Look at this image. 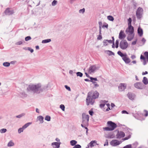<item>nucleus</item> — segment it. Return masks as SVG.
Segmentation results:
<instances>
[{
    "mask_svg": "<svg viewBox=\"0 0 148 148\" xmlns=\"http://www.w3.org/2000/svg\"><path fill=\"white\" fill-rule=\"evenodd\" d=\"M41 84L40 83H38L36 84H32L29 85L26 89L27 92H32L34 93L39 94L42 92L44 90H47L51 88L50 84L49 83L44 86L42 88H41Z\"/></svg>",
    "mask_w": 148,
    "mask_h": 148,
    "instance_id": "nucleus-1",
    "label": "nucleus"
},
{
    "mask_svg": "<svg viewBox=\"0 0 148 148\" xmlns=\"http://www.w3.org/2000/svg\"><path fill=\"white\" fill-rule=\"evenodd\" d=\"M93 92V91H92L88 93L86 100V103L87 106L89 105L90 104L91 105H93L95 102V99L99 97V93L97 91L95 90L92 94Z\"/></svg>",
    "mask_w": 148,
    "mask_h": 148,
    "instance_id": "nucleus-2",
    "label": "nucleus"
},
{
    "mask_svg": "<svg viewBox=\"0 0 148 148\" xmlns=\"http://www.w3.org/2000/svg\"><path fill=\"white\" fill-rule=\"evenodd\" d=\"M82 124H81V126L83 128H84L86 130V134L88 135V129L87 127L89 125V121L90 116L89 115H86L85 113H83L82 115Z\"/></svg>",
    "mask_w": 148,
    "mask_h": 148,
    "instance_id": "nucleus-3",
    "label": "nucleus"
},
{
    "mask_svg": "<svg viewBox=\"0 0 148 148\" xmlns=\"http://www.w3.org/2000/svg\"><path fill=\"white\" fill-rule=\"evenodd\" d=\"M107 124L108 127H103V128L104 131H112L114 130L117 126L116 124L111 121H108Z\"/></svg>",
    "mask_w": 148,
    "mask_h": 148,
    "instance_id": "nucleus-4",
    "label": "nucleus"
},
{
    "mask_svg": "<svg viewBox=\"0 0 148 148\" xmlns=\"http://www.w3.org/2000/svg\"><path fill=\"white\" fill-rule=\"evenodd\" d=\"M133 116L136 119L139 120L143 121L145 119L143 113L138 112L137 113L133 114Z\"/></svg>",
    "mask_w": 148,
    "mask_h": 148,
    "instance_id": "nucleus-5",
    "label": "nucleus"
},
{
    "mask_svg": "<svg viewBox=\"0 0 148 148\" xmlns=\"http://www.w3.org/2000/svg\"><path fill=\"white\" fill-rule=\"evenodd\" d=\"M143 12V10L142 8L139 7L138 8L136 13V15L138 19H140L142 17Z\"/></svg>",
    "mask_w": 148,
    "mask_h": 148,
    "instance_id": "nucleus-6",
    "label": "nucleus"
},
{
    "mask_svg": "<svg viewBox=\"0 0 148 148\" xmlns=\"http://www.w3.org/2000/svg\"><path fill=\"white\" fill-rule=\"evenodd\" d=\"M128 46V43L126 40H122L120 43L119 46L122 49H125Z\"/></svg>",
    "mask_w": 148,
    "mask_h": 148,
    "instance_id": "nucleus-7",
    "label": "nucleus"
},
{
    "mask_svg": "<svg viewBox=\"0 0 148 148\" xmlns=\"http://www.w3.org/2000/svg\"><path fill=\"white\" fill-rule=\"evenodd\" d=\"M115 131H117V133L116 135V138H124L125 136V134L124 132L122 131H119L118 129L116 130Z\"/></svg>",
    "mask_w": 148,
    "mask_h": 148,
    "instance_id": "nucleus-8",
    "label": "nucleus"
},
{
    "mask_svg": "<svg viewBox=\"0 0 148 148\" xmlns=\"http://www.w3.org/2000/svg\"><path fill=\"white\" fill-rule=\"evenodd\" d=\"M122 142V141H119L116 139L112 140L110 142V144L112 146H116L119 145Z\"/></svg>",
    "mask_w": 148,
    "mask_h": 148,
    "instance_id": "nucleus-9",
    "label": "nucleus"
},
{
    "mask_svg": "<svg viewBox=\"0 0 148 148\" xmlns=\"http://www.w3.org/2000/svg\"><path fill=\"white\" fill-rule=\"evenodd\" d=\"M134 87L139 89H142L144 88V85L141 82H137L134 84Z\"/></svg>",
    "mask_w": 148,
    "mask_h": 148,
    "instance_id": "nucleus-10",
    "label": "nucleus"
},
{
    "mask_svg": "<svg viewBox=\"0 0 148 148\" xmlns=\"http://www.w3.org/2000/svg\"><path fill=\"white\" fill-rule=\"evenodd\" d=\"M97 69V67L95 65H92L90 66L89 68L88 69V73L91 74L92 73H94Z\"/></svg>",
    "mask_w": 148,
    "mask_h": 148,
    "instance_id": "nucleus-11",
    "label": "nucleus"
},
{
    "mask_svg": "<svg viewBox=\"0 0 148 148\" xmlns=\"http://www.w3.org/2000/svg\"><path fill=\"white\" fill-rule=\"evenodd\" d=\"M127 87L126 84L125 83H120L118 87L119 90L121 92L125 90Z\"/></svg>",
    "mask_w": 148,
    "mask_h": 148,
    "instance_id": "nucleus-12",
    "label": "nucleus"
},
{
    "mask_svg": "<svg viewBox=\"0 0 148 148\" xmlns=\"http://www.w3.org/2000/svg\"><path fill=\"white\" fill-rule=\"evenodd\" d=\"M140 59L142 62L143 61V64L145 65L147 62H148V56H140Z\"/></svg>",
    "mask_w": 148,
    "mask_h": 148,
    "instance_id": "nucleus-13",
    "label": "nucleus"
},
{
    "mask_svg": "<svg viewBox=\"0 0 148 148\" xmlns=\"http://www.w3.org/2000/svg\"><path fill=\"white\" fill-rule=\"evenodd\" d=\"M121 56L122 58V59L125 62L126 64H129L130 62L131 61V60L129 57H127L128 56Z\"/></svg>",
    "mask_w": 148,
    "mask_h": 148,
    "instance_id": "nucleus-14",
    "label": "nucleus"
},
{
    "mask_svg": "<svg viewBox=\"0 0 148 148\" xmlns=\"http://www.w3.org/2000/svg\"><path fill=\"white\" fill-rule=\"evenodd\" d=\"M127 96L129 99L131 100H133L136 97L135 94L132 92H128L127 94Z\"/></svg>",
    "mask_w": 148,
    "mask_h": 148,
    "instance_id": "nucleus-15",
    "label": "nucleus"
},
{
    "mask_svg": "<svg viewBox=\"0 0 148 148\" xmlns=\"http://www.w3.org/2000/svg\"><path fill=\"white\" fill-rule=\"evenodd\" d=\"M134 31V27L132 25L128 26V28L126 29V32H128L129 34H133Z\"/></svg>",
    "mask_w": 148,
    "mask_h": 148,
    "instance_id": "nucleus-16",
    "label": "nucleus"
},
{
    "mask_svg": "<svg viewBox=\"0 0 148 148\" xmlns=\"http://www.w3.org/2000/svg\"><path fill=\"white\" fill-rule=\"evenodd\" d=\"M108 102V101L105 100H101L99 102L100 103V104H99V107L101 108H102L104 107L106 104V103H107Z\"/></svg>",
    "mask_w": 148,
    "mask_h": 148,
    "instance_id": "nucleus-17",
    "label": "nucleus"
},
{
    "mask_svg": "<svg viewBox=\"0 0 148 148\" xmlns=\"http://www.w3.org/2000/svg\"><path fill=\"white\" fill-rule=\"evenodd\" d=\"M61 143L60 142H54L51 143V145L53 146V147L55 148H59L60 147V145Z\"/></svg>",
    "mask_w": 148,
    "mask_h": 148,
    "instance_id": "nucleus-18",
    "label": "nucleus"
},
{
    "mask_svg": "<svg viewBox=\"0 0 148 148\" xmlns=\"http://www.w3.org/2000/svg\"><path fill=\"white\" fill-rule=\"evenodd\" d=\"M125 35L123 31L121 30L120 32L119 35V38L120 39H124L125 37Z\"/></svg>",
    "mask_w": 148,
    "mask_h": 148,
    "instance_id": "nucleus-19",
    "label": "nucleus"
},
{
    "mask_svg": "<svg viewBox=\"0 0 148 148\" xmlns=\"http://www.w3.org/2000/svg\"><path fill=\"white\" fill-rule=\"evenodd\" d=\"M134 36L133 34H129L127 38V40L130 41H131L133 39Z\"/></svg>",
    "mask_w": 148,
    "mask_h": 148,
    "instance_id": "nucleus-20",
    "label": "nucleus"
},
{
    "mask_svg": "<svg viewBox=\"0 0 148 148\" xmlns=\"http://www.w3.org/2000/svg\"><path fill=\"white\" fill-rule=\"evenodd\" d=\"M97 141L96 140H92L89 143V146L90 147H92L94 146V144H96L97 145H98V144L96 143Z\"/></svg>",
    "mask_w": 148,
    "mask_h": 148,
    "instance_id": "nucleus-21",
    "label": "nucleus"
},
{
    "mask_svg": "<svg viewBox=\"0 0 148 148\" xmlns=\"http://www.w3.org/2000/svg\"><path fill=\"white\" fill-rule=\"evenodd\" d=\"M138 33L140 36H141L143 35V29L140 27H139L138 28Z\"/></svg>",
    "mask_w": 148,
    "mask_h": 148,
    "instance_id": "nucleus-22",
    "label": "nucleus"
},
{
    "mask_svg": "<svg viewBox=\"0 0 148 148\" xmlns=\"http://www.w3.org/2000/svg\"><path fill=\"white\" fill-rule=\"evenodd\" d=\"M20 95L21 98H24L26 97L27 96V95L24 91L20 93Z\"/></svg>",
    "mask_w": 148,
    "mask_h": 148,
    "instance_id": "nucleus-23",
    "label": "nucleus"
},
{
    "mask_svg": "<svg viewBox=\"0 0 148 148\" xmlns=\"http://www.w3.org/2000/svg\"><path fill=\"white\" fill-rule=\"evenodd\" d=\"M142 82L145 85L148 84V80L147 77H143Z\"/></svg>",
    "mask_w": 148,
    "mask_h": 148,
    "instance_id": "nucleus-24",
    "label": "nucleus"
},
{
    "mask_svg": "<svg viewBox=\"0 0 148 148\" xmlns=\"http://www.w3.org/2000/svg\"><path fill=\"white\" fill-rule=\"evenodd\" d=\"M44 118L42 116L40 115L37 117V119L40 121V123H42L43 122Z\"/></svg>",
    "mask_w": 148,
    "mask_h": 148,
    "instance_id": "nucleus-25",
    "label": "nucleus"
},
{
    "mask_svg": "<svg viewBox=\"0 0 148 148\" xmlns=\"http://www.w3.org/2000/svg\"><path fill=\"white\" fill-rule=\"evenodd\" d=\"M105 52L109 56L114 55V53L113 52L109 50L106 51Z\"/></svg>",
    "mask_w": 148,
    "mask_h": 148,
    "instance_id": "nucleus-26",
    "label": "nucleus"
},
{
    "mask_svg": "<svg viewBox=\"0 0 148 148\" xmlns=\"http://www.w3.org/2000/svg\"><path fill=\"white\" fill-rule=\"evenodd\" d=\"M77 143V141L75 140H72L70 141V145L72 146H74Z\"/></svg>",
    "mask_w": 148,
    "mask_h": 148,
    "instance_id": "nucleus-27",
    "label": "nucleus"
},
{
    "mask_svg": "<svg viewBox=\"0 0 148 148\" xmlns=\"http://www.w3.org/2000/svg\"><path fill=\"white\" fill-rule=\"evenodd\" d=\"M32 123V122H28L25 124L22 127L25 129L27 128L29 125L31 124Z\"/></svg>",
    "mask_w": 148,
    "mask_h": 148,
    "instance_id": "nucleus-28",
    "label": "nucleus"
},
{
    "mask_svg": "<svg viewBox=\"0 0 148 148\" xmlns=\"http://www.w3.org/2000/svg\"><path fill=\"white\" fill-rule=\"evenodd\" d=\"M76 74L77 77H81L83 76V74L80 72H77L76 73Z\"/></svg>",
    "mask_w": 148,
    "mask_h": 148,
    "instance_id": "nucleus-29",
    "label": "nucleus"
},
{
    "mask_svg": "<svg viewBox=\"0 0 148 148\" xmlns=\"http://www.w3.org/2000/svg\"><path fill=\"white\" fill-rule=\"evenodd\" d=\"M50 41H51V40L50 39H48L42 40V43H46L50 42Z\"/></svg>",
    "mask_w": 148,
    "mask_h": 148,
    "instance_id": "nucleus-30",
    "label": "nucleus"
},
{
    "mask_svg": "<svg viewBox=\"0 0 148 148\" xmlns=\"http://www.w3.org/2000/svg\"><path fill=\"white\" fill-rule=\"evenodd\" d=\"M93 108H92L88 111L89 114L91 116H92L94 114V112L93 111Z\"/></svg>",
    "mask_w": 148,
    "mask_h": 148,
    "instance_id": "nucleus-31",
    "label": "nucleus"
},
{
    "mask_svg": "<svg viewBox=\"0 0 148 148\" xmlns=\"http://www.w3.org/2000/svg\"><path fill=\"white\" fill-rule=\"evenodd\" d=\"M51 117H50V116H49V115H46L45 117V119L48 121H51Z\"/></svg>",
    "mask_w": 148,
    "mask_h": 148,
    "instance_id": "nucleus-32",
    "label": "nucleus"
},
{
    "mask_svg": "<svg viewBox=\"0 0 148 148\" xmlns=\"http://www.w3.org/2000/svg\"><path fill=\"white\" fill-rule=\"evenodd\" d=\"M25 115V114L24 113H22V114H21L19 115L16 116V117L17 118H20L24 116Z\"/></svg>",
    "mask_w": 148,
    "mask_h": 148,
    "instance_id": "nucleus-33",
    "label": "nucleus"
},
{
    "mask_svg": "<svg viewBox=\"0 0 148 148\" xmlns=\"http://www.w3.org/2000/svg\"><path fill=\"white\" fill-rule=\"evenodd\" d=\"M131 135H129L125 137L124 138H123L122 139V140H123V141H125L129 139L130 138H131Z\"/></svg>",
    "mask_w": 148,
    "mask_h": 148,
    "instance_id": "nucleus-34",
    "label": "nucleus"
},
{
    "mask_svg": "<svg viewBox=\"0 0 148 148\" xmlns=\"http://www.w3.org/2000/svg\"><path fill=\"white\" fill-rule=\"evenodd\" d=\"M108 19L111 21H113L114 20V18L113 17L111 16H107Z\"/></svg>",
    "mask_w": 148,
    "mask_h": 148,
    "instance_id": "nucleus-35",
    "label": "nucleus"
},
{
    "mask_svg": "<svg viewBox=\"0 0 148 148\" xmlns=\"http://www.w3.org/2000/svg\"><path fill=\"white\" fill-rule=\"evenodd\" d=\"M114 137L115 136L114 134H113L109 135L108 136L106 137V138H114Z\"/></svg>",
    "mask_w": 148,
    "mask_h": 148,
    "instance_id": "nucleus-36",
    "label": "nucleus"
},
{
    "mask_svg": "<svg viewBox=\"0 0 148 148\" xmlns=\"http://www.w3.org/2000/svg\"><path fill=\"white\" fill-rule=\"evenodd\" d=\"M89 78L90 79V82H92V83H96V82H94V77H90Z\"/></svg>",
    "mask_w": 148,
    "mask_h": 148,
    "instance_id": "nucleus-37",
    "label": "nucleus"
},
{
    "mask_svg": "<svg viewBox=\"0 0 148 148\" xmlns=\"http://www.w3.org/2000/svg\"><path fill=\"white\" fill-rule=\"evenodd\" d=\"M60 108L63 111L65 110V107L64 105L62 104L60 105Z\"/></svg>",
    "mask_w": 148,
    "mask_h": 148,
    "instance_id": "nucleus-38",
    "label": "nucleus"
},
{
    "mask_svg": "<svg viewBox=\"0 0 148 148\" xmlns=\"http://www.w3.org/2000/svg\"><path fill=\"white\" fill-rule=\"evenodd\" d=\"M24 130V129L23 127H21L19 128L18 130V133L20 134L21 132H23Z\"/></svg>",
    "mask_w": 148,
    "mask_h": 148,
    "instance_id": "nucleus-39",
    "label": "nucleus"
},
{
    "mask_svg": "<svg viewBox=\"0 0 148 148\" xmlns=\"http://www.w3.org/2000/svg\"><path fill=\"white\" fill-rule=\"evenodd\" d=\"M4 13L6 15H9V8L6 9L4 12Z\"/></svg>",
    "mask_w": 148,
    "mask_h": 148,
    "instance_id": "nucleus-40",
    "label": "nucleus"
},
{
    "mask_svg": "<svg viewBox=\"0 0 148 148\" xmlns=\"http://www.w3.org/2000/svg\"><path fill=\"white\" fill-rule=\"evenodd\" d=\"M123 148H132V145L129 144L124 146Z\"/></svg>",
    "mask_w": 148,
    "mask_h": 148,
    "instance_id": "nucleus-41",
    "label": "nucleus"
},
{
    "mask_svg": "<svg viewBox=\"0 0 148 148\" xmlns=\"http://www.w3.org/2000/svg\"><path fill=\"white\" fill-rule=\"evenodd\" d=\"M82 147L81 145L79 144H76L73 148H81Z\"/></svg>",
    "mask_w": 148,
    "mask_h": 148,
    "instance_id": "nucleus-42",
    "label": "nucleus"
},
{
    "mask_svg": "<svg viewBox=\"0 0 148 148\" xmlns=\"http://www.w3.org/2000/svg\"><path fill=\"white\" fill-rule=\"evenodd\" d=\"M138 145V143L136 141L132 144L133 146L134 147V148H136Z\"/></svg>",
    "mask_w": 148,
    "mask_h": 148,
    "instance_id": "nucleus-43",
    "label": "nucleus"
},
{
    "mask_svg": "<svg viewBox=\"0 0 148 148\" xmlns=\"http://www.w3.org/2000/svg\"><path fill=\"white\" fill-rule=\"evenodd\" d=\"M57 3V1L56 0H53L52 3V6H54L56 5Z\"/></svg>",
    "mask_w": 148,
    "mask_h": 148,
    "instance_id": "nucleus-44",
    "label": "nucleus"
},
{
    "mask_svg": "<svg viewBox=\"0 0 148 148\" xmlns=\"http://www.w3.org/2000/svg\"><path fill=\"white\" fill-rule=\"evenodd\" d=\"M64 87L65 88L68 90L69 91H70L71 90V89L70 87L67 85H65L64 86Z\"/></svg>",
    "mask_w": 148,
    "mask_h": 148,
    "instance_id": "nucleus-45",
    "label": "nucleus"
},
{
    "mask_svg": "<svg viewBox=\"0 0 148 148\" xmlns=\"http://www.w3.org/2000/svg\"><path fill=\"white\" fill-rule=\"evenodd\" d=\"M3 65L5 67H8L9 66V63L8 62H4L3 64Z\"/></svg>",
    "mask_w": 148,
    "mask_h": 148,
    "instance_id": "nucleus-46",
    "label": "nucleus"
},
{
    "mask_svg": "<svg viewBox=\"0 0 148 148\" xmlns=\"http://www.w3.org/2000/svg\"><path fill=\"white\" fill-rule=\"evenodd\" d=\"M143 93L145 95L148 96V90H145L143 91Z\"/></svg>",
    "mask_w": 148,
    "mask_h": 148,
    "instance_id": "nucleus-47",
    "label": "nucleus"
},
{
    "mask_svg": "<svg viewBox=\"0 0 148 148\" xmlns=\"http://www.w3.org/2000/svg\"><path fill=\"white\" fill-rule=\"evenodd\" d=\"M128 26L129 25H131V22H132V19L130 18L128 19Z\"/></svg>",
    "mask_w": 148,
    "mask_h": 148,
    "instance_id": "nucleus-48",
    "label": "nucleus"
},
{
    "mask_svg": "<svg viewBox=\"0 0 148 148\" xmlns=\"http://www.w3.org/2000/svg\"><path fill=\"white\" fill-rule=\"evenodd\" d=\"M107 41V40H105L103 41V43L104 45L106 46L108 45V43Z\"/></svg>",
    "mask_w": 148,
    "mask_h": 148,
    "instance_id": "nucleus-49",
    "label": "nucleus"
},
{
    "mask_svg": "<svg viewBox=\"0 0 148 148\" xmlns=\"http://www.w3.org/2000/svg\"><path fill=\"white\" fill-rule=\"evenodd\" d=\"M31 39V38L30 36H28L25 38V40L26 41H27Z\"/></svg>",
    "mask_w": 148,
    "mask_h": 148,
    "instance_id": "nucleus-50",
    "label": "nucleus"
},
{
    "mask_svg": "<svg viewBox=\"0 0 148 148\" xmlns=\"http://www.w3.org/2000/svg\"><path fill=\"white\" fill-rule=\"evenodd\" d=\"M6 129H1L0 130V132L1 133H2L5 132L6 131Z\"/></svg>",
    "mask_w": 148,
    "mask_h": 148,
    "instance_id": "nucleus-51",
    "label": "nucleus"
},
{
    "mask_svg": "<svg viewBox=\"0 0 148 148\" xmlns=\"http://www.w3.org/2000/svg\"><path fill=\"white\" fill-rule=\"evenodd\" d=\"M121 112L122 114H129V113L126 110H122Z\"/></svg>",
    "mask_w": 148,
    "mask_h": 148,
    "instance_id": "nucleus-52",
    "label": "nucleus"
},
{
    "mask_svg": "<svg viewBox=\"0 0 148 148\" xmlns=\"http://www.w3.org/2000/svg\"><path fill=\"white\" fill-rule=\"evenodd\" d=\"M108 139H106L105 143L104 144V146H108Z\"/></svg>",
    "mask_w": 148,
    "mask_h": 148,
    "instance_id": "nucleus-53",
    "label": "nucleus"
},
{
    "mask_svg": "<svg viewBox=\"0 0 148 148\" xmlns=\"http://www.w3.org/2000/svg\"><path fill=\"white\" fill-rule=\"evenodd\" d=\"M116 47L117 48L118 47L119 45V41L118 40H116Z\"/></svg>",
    "mask_w": 148,
    "mask_h": 148,
    "instance_id": "nucleus-54",
    "label": "nucleus"
},
{
    "mask_svg": "<svg viewBox=\"0 0 148 148\" xmlns=\"http://www.w3.org/2000/svg\"><path fill=\"white\" fill-rule=\"evenodd\" d=\"M14 145V143L12 140L10 141V147H11Z\"/></svg>",
    "mask_w": 148,
    "mask_h": 148,
    "instance_id": "nucleus-55",
    "label": "nucleus"
},
{
    "mask_svg": "<svg viewBox=\"0 0 148 148\" xmlns=\"http://www.w3.org/2000/svg\"><path fill=\"white\" fill-rule=\"evenodd\" d=\"M85 12V9L84 8H83L82 9H80L79 10V12L80 13H84Z\"/></svg>",
    "mask_w": 148,
    "mask_h": 148,
    "instance_id": "nucleus-56",
    "label": "nucleus"
},
{
    "mask_svg": "<svg viewBox=\"0 0 148 148\" xmlns=\"http://www.w3.org/2000/svg\"><path fill=\"white\" fill-rule=\"evenodd\" d=\"M22 44V42L21 41H19L16 43V44L17 45H19Z\"/></svg>",
    "mask_w": 148,
    "mask_h": 148,
    "instance_id": "nucleus-57",
    "label": "nucleus"
},
{
    "mask_svg": "<svg viewBox=\"0 0 148 148\" xmlns=\"http://www.w3.org/2000/svg\"><path fill=\"white\" fill-rule=\"evenodd\" d=\"M99 29H101V26L102 25V23L101 22H99Z\"/></svg>",
    "mask_w": 148,
    "mask_h": 148,
    "instance_id": "nucleus-58",
    "label": "nucleus"
},
{
    "mask_svg": "<svg viewBox=\"0 0 148 148\" xmlns=\"http://www.w3.org/2000/svg\"><path fill=\"white\" fill-rule=\"evenodd\" d=\"M146 112L145 114H144V116L147 117L148 116V111L147 110H145Z\"/></svg>",
    "mask_w": 148,
    "mask_h": 148,
    "instance_id": "nucleus-59",
    "label": "nucleus"
},
{
    "mask_svg": "<svg viewBox=\"0 0 148 148\" xmlns=\"http://www.w3.org/2000/svg\"><path fill=\"white\" fill-rule=\"evenodd\" d=\"M16 62V60H14V61H11L10 62V64H14Z\"/></svg>",
    "mask_w": 148,
    "mask_h": 148,
    "instance_id": "nucleus-60",
    "label": "nucleus"
},
{
    "mask_svg": "<svg viewBox=\"0 0 148 148\" xmlns=\"http://www.w3.org/2000/svg\"><path fill=\"white\" fill-rule=\"evenodd\" d=\"M117 53L119 56H124L120 51H118Z\"/></svg>",
    "mask_w": 148,
    "mask_h": 148,
    "instance_id": "nucleus-61",
    "label": "nucleus"
},
{
    "mask_svg": "<svg viewBox=\"0 0 148 148\" xmlns=\"http://www.w3.org/2000/svg\"><path fill=\"white\" fill-rule=\"evenodd\" d=\"M111 109H112V108L114 107L115 106L113 103H111Z\"/></svg>",
    "mask_w": 148,
    "mask_h": 148,
    "instance_id": "nucleus-62",
    "label": "nucleus"
},
{
    "mask_svg": "<svg viewBox=\"0 0 148 148\" xmlns=\"http://www.w3.org/2000/svg\"><path fill=\"white\" fill-rule=\"evenodd\" d=\"M76 0H70L69 3H70V4H72Z\"/></svg>",
    "mask_w": 148,
    "mask_h": 148,
    "instance_id": "nucleus-63",
    "label": "nucleus"
},
{
    "mask_svg": "<svg viewBox=\"0 0 148 148\" xmlns=\"http://www.w3.org/2000/svg\"><path fill=\"white\" fill-rule=\"evenodd\" d=\"M107 40V41L108 42V43L110 44H112L114 42L112 40Z\"/></svg>",
    "mask_w": 148,
    "mask_h": 148,
    "instance_id": "nucleus-64",
    "label": "nucleus"
}]
</instances>
